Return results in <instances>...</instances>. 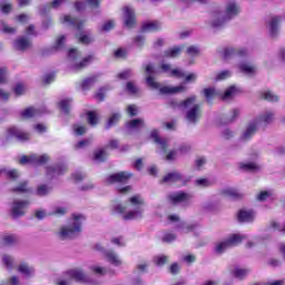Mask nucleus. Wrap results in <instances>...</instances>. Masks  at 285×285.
I'll list each match as a JSON object with an SVG mask.
<instances>
[{
    "instance_id": "8",
    "label": "nucleus",
    "mask_w": 285,
    "mask_h": 285,
    "mask_svg": "<svg viewBox=\"0 0 285 285\" xmlns=\"http://www.w3.org/2000/svg\"><path fill=\"white\" fill-rule=\"evenodd\" d=\"M95 250L104 253L105 259L109 264H111V266H121V264H124V262L121 261L119 255H117V253H115L114 250H104V246H101V244H96Z\"/></svg>"
},
{
    "instance_id": "47",
    "label": "nucleus",
    "mask_w": 285,
    "mask_h": 285,
    "mask_svg": "<svg viewBox=\"0 0 285 285\" xmlns=\"http://www.w3.org/2000/svg\"><path fill=\"white\" fill-rule=\"evenodd\" d=\"M269 228L272 230H278V233H284L285 235V223L282 225L278 220H272L269 223Z\"/></svg>"
},
{
    "instance_id": "29",
    "label": "nucleus",
    "mask_w": 285,
    "mask_h": 285,
    "mask_svg": "<svg viewBox=\"0 0 285 285\" xmlns=\"http://www.w3.org/2000/svg\"><path fill=\"white\" fill-rule=\"evenodd\" d=\"M89 269L94 273V275H108V268L106 266H102L101 264L90 265Z\"/></svg>"
},
{
    "instance_id": "31",
    "label": "nucleus",
    "mask_w": 285,
    "mask_h": 285,
    "mask_svg": "<svg viewBox=\"0 0 285 285\" xmlns=\"http://www.w3.org/2000/svg\"><path fill=\"white\" fill-rule=\"evenodd\" d=\"M275 197V191L273 189L262 190L257 194V202H266V199H273Z\"/></svg>"
},
{
    "instance_id": "63",
    "label": "nucleus",
    "mask_w": 285,
    "mask_h": 285,
    "mask_svg": "<svg viewBox=\"0 0 285 285\" xmlns=\"http://www.w3.org/2000/svg\"><path fill=\"white\" fill-rule=\"evenodd\" d=\"M166 262H168V256L158 255L154 257V263L156 264V266H164Z\"/></svg>"
},
{
    "instance_id": "46",
    "label": "nucleus",
    "mask_w": 285,
    "mask_h": 285,
    "mask_svg": "<svg viewBox=\"0 0 285 285\" xmlns=\"http://www.w3.org/2000/svg\"><path fill=\"white\" fill-rule=\"evenodd\" d=\"M261 99H265V101H279V97L271 91L261 92Z\"/></svg>"
},
{
    "instance_id": "22",
    "label": "nucleus",
    "mask_w": 285,
    "mask_h": 285,
    "mask_svg": "<svg viewBox=\"0 0 285 285\" xmlns=\"http://www.w3.org/2000/svg\"><path fill=\"white\" fill-rule=\"evenodd\" d=\"M99 80V75H94L91 77L85 78L81 83H80V88L82 90H90V88H92V86H95V83Z\"/></svg>"
},
{
    "instance_id": "40",
    "label": "nucleus",
    "mask_w": 285,
    "mask_h": 285,
    "mask_svg": "<svg viewBox=\"0 0 285 285\" xmlns=\"http://www.w3.org/2000/svg\"><path fill=\"white\" fill-rule=\"evenodd\" d=\"M70 104H72V99H63L58 102V108L65 112V115H70Z\"/></svg>"
},
{
    "instance_id": "44",
    "label": "nucleus",
    "mask_w": 285,
    "mask_h": 285,
    "mask_svg": "<svg viewBox=\"0 0 285 285\" xmlns=\"http://www.w3.org/2000/svg\"><path fill=\"white\" fill-rule=\"evenodd\" d=\"M236 94H237V87L230 86V87H228V88L225 90L224 95L220 96V99H222L223 101H226V99L233 98V96L236 95Z\"/></svg>"
},
{
    "instance_id": "23",
    "label": "nucleus",
    "mask_w": 285,
    "mask_h": 285,
    "mask_svg": "<svg viewBox=\"0 0 285 285\" xmlns=\"http://www.w3.org/2000/svg\"><path fill=\"white\" fill-rule=\"evenodd\" d=\"M18 273L24 277H32V275H35V267L30 266L28 263H21L18 266Z\"/></svg>"
},
{
    "instance_id": "59",
    "label": "nucleus",
    "mask_w": 285,
    "mask_h": 285,
    "mask_svg": "<svg viewBox=\"0 0 285 285\" xmlns=\"http://www.w3.org/2000/svg\"><path fill=\"white\" fill-rule=\"evenodd\" d=\"M146 82L149 88H153V90H159V82L155 81V78L153 76H148L146 78Z\"/></svg>"
},
{
    "instance_id": "27",
    "label": "nucleus",
    "mask_w": 285,
    "mask_h": 285,
    "mask_svg": "<svg viewBox=\"0 0 285 285\" xmlns=\"http://www.w3.org/2000/svg\"><path fill=\"white\" fill-rule=\"evenodd\" d=\"M238 168L244 173H255L259 170L258 165L255 163H238Z\"/></svg>"
},
{
    "instance_id": "15",
    "label": "nucleus",
    "mask_w": 285,
    "mask_h": 285,
    "mask_svg": "<svg viewBox=\"0 0 285 285\" xmlns=\"http://www.w3.org/2000/svg\"><path fill=\"white\" fill-rule=\"evenodd\" d=\"M62 23H68L76 28L78 32H81L83 30V24L86 23V20H79L77 17H71L70 14H66L62 19Z\"/></svg>"
},
{
    "instance_id": "39",
    "label": "nucleus",
    "mask_w": 285,
    "mask_h": 285,
    "mask_svg": "<svg viewBox=\"0 0 285 285\" xmlns=\"http://www.w3.org/2000/svg\"><path fill=\"white\" fill-rule=\"evenodd\" d=\"M179 55H181V48L173 47L165 51L164 57H166L167 59H175L176 57H179Z\"/></svg>"
},
{
    "instance_id": "43",
    "label": "nucleus",
    "mask_w": 285,
    "mask_h": 285,
    "mask_svg": "<svg viewBox=\"0 0 285 285\" xmlns=\"http://www.w3.org/2000/svg\"><path fill=\"white\" fill-rule=\"evenodd\" d=\"M0 177H10V179H17L19 171L17 169H0Z\"/></svg>"
},
{
    "instance_id": "25",
    "label": "nucleus",
    "mask_w": 285,
    "mask_h": 285,
    "mask_svg": "<svg viewBox=\"0 0 285 285\" xmlns=\"http://www.w3.org/2000/svg\"><path fill=\"white\" fill-rule=\"evenodd\" d=\"M238 220L246 222V223L254 222L255 220V212L242 209L238 213Z\"/></svg>"
},
{
    "instance_id": "12",
    "label": "nucleus",
    "mask_w": 285,
    "mask_h": 285,
    "mask_svg": "<svg viewBox=\"0 0 285 285\" xmlns=\"http://www.w3.org/2000/svg\"><path fill=\"white\" fill-rule=\"evenodd\" d=\"M118 148H119V145L111 144L106 149H98L94 153V160H96L98 164L101 161H106V159H108V151L117 150Z\"/></svg>"
},
{
    "instance_id": "38",
    "label": "nucleus",
    "mask_w": 285,
    "mask_h": 285,
    "mask_svg": "<svg viewBox=\"0 0 285 285\" xmlns=\"http://www.w3.org/2000/svg\"><path fill=\"white\" fill-rule=\"evenodd\" d=\"M38 114V109H35V107H28L23 111H21V117L23 119H32V117H37Z\"/></svg>"
},
{
    "instance_id": "11",
    "label": "nucleus",
    "mask_w": 285,
    "mask_h": 285,
    "mask_svg": "<svg viewBox=\"0 0 285 285\" xmlns=\"http://www.w3.org/2000/svg\"><path fill=\"white\" fill-rule=\"evenodd\" d=\"M193 196L186 191H177L169 195L171 204H188Z\"/></svg>"
},
{
    "instance_id": "33",
    "label": "nucleus",
    "mask_w": 285,
    "mask_h": 285,
    "mask_svg": "<svg viewBox=\"0 0 285 285\" xmlns=\"http://www.w3.org/2000/svg\"><path fill=\"white\" fill-rule=\"evenodd\" d=\"M266 240V237L263 235L254 236L250 240L247 242L246 247L247 248H255V246H259V244H264Z\"/></svg>"
},
{
    "instance_id": "17",
    "label": "nucleus",
    "mask_w": 285,
    "mask_h": 285,
    "mask_svg": "<svg viewBox=\"0 0 285 285\" xmlns=\"http://www.w3.org/2000/svg\"><path fill=\"white\" fill-rule=\"evenodd\" d=\"M248 55L246 49H235V48H226L224 50V58L225 59H234L235 57L243 58Z\"/></svg>"
},
{
    "instance_id": "62",
    "label": "nucleus",
    "mask_w": 285,
    "mask_h": 285,
    "mask_svg": "<svg viewBox=\"0 0 285 285\" xmlns=\"http://www.w3.org/2000/svg\"><path fill=\"white\" fill-rule=\"evenodd\" d=\"M126 90L127 92H129V95H137V92L139 91V89H137V86H135V82L132 81H128L126 83Z\"/></svg>"
},
{
    "instance_id": "13",
    "label": "nucleus",
    "mask_w": 285,
    "mask_h": 285,
    "mask_svg": "<svg viewBox=\"0 0 285 285\" xmlns=\"http://www.w3.org/2000/svg\"><path fill=\"white\" fill-rule=\"evenodd\" d=\"M8 137H14L20 141H28L30 139V134L17 128L16 126L9 127L7 129Z\"/></svg>"
},
{
    "instance_id": "3",
    "label": "nucleus",
    "mask_w": 285,
    "mask_h": 285,
    "mask_svg": "<svg viewBox=\"0 0 285 285\" xmlns=\"http://www.w3.org/2000/svg\"><path fill=\"white\" fill-rule=\"evenodd\" d=\"M275 119V114L272 111H267L265 114H262L258 116L257 120H254L250 122L246 130L240 136V141H250L255 134L257 132V127L259 124H265V126H268V124H273V120Z\"/></svg>"
},
{
    "instance_id": "45",
    "label": "nucleus",
    "mask_w": 285,
    "mask_h": 285,
    "mask_svg": "<svg viewBox=\"0 0 285 285\" xmlns=\"http://www.w3.org/2000/svg\"><path fill=\"white\" fill-rule=\"evenodd\" d=\"M226 12L228 17H237L239 14V7L235 2H230L226 8Z\"/></svg>"
},
{
    "instance_id": "6",
    "label": "nucleus",
    "mask_w": 285,
    "mask_h": 285,
    "mask_svg": "<svg viewBox=\"0 0 285 285\" xmlns=\"http://www.w3.org/2000/svg\"><path fill=\"white\" fill-rule=\"evenodd\" d=\"M50 157H48V155L43 154V155H37V154H32L29 156H22L20 158V164L22 166H26V164H30L31 166H43V164H47V161H49Z\"/></svg>"
},
{
    "instance_id": "2",
    "label": "nucleus",
    "mask_w": 285,
    "mask_h": 285,
    "mask_svg": "<svg viewBox=\"0 0 285 285\" xmlns=\"http://www.w3.org/2000/svg\"><path fill=\"white\" fill-rule=\"evenodd\" d=\"M83 222H86V217H83V215L73 214L69 224L62 226L57 233V236L59 239H72V237H76V235L81 233Z\"/></svg>"
},
{
    "instance_id": "50",
    "label": "nucleus",
    "mask_w": 285,
    "mask_h": 285,
    "mask_svg": "<svg viewBox=\"0 0 285 285\" xmlns=\"http://www.w3.org/2000/svg\"><path fill=\"white\" fill-rule=\"evenodd\" d=\"M66 170L65 167L58 166V167H48L47 175H51L52 177H56V175H61Z\"/></svg>"
},
{
    "instance_id": "53",
    "label": "nucleus",
    "mask_w": 285,
    "mask_h": 285,
    "mask_svg": "<svg viewBox=\"0 0 285 285\" xmlns=\"http://www.w3.org/2000/svg\"><path fill=\"white\" fill-rule=\"evenodd\" d=\"M16 193H31L32 189L30 187H28V183L27 181H22L19 184L18 187H16L13 189Z\"/></svg>"
},
{
    "instance_id": "49",
    "label": "nucleus",
    "mask_w": 285,
    "mask_h": 285,
    "mask_svg": "<svg viewBox=\"0 0 285 285\" xmlns=\"http://www.w3.org/2000/svg\"><path fill=\"white\" fill-rule=\"evenodd\" d=\"M2 244L4 246H12V244H17V237L12 234H6L2 237Z\"/></svg>"
},
{
    "instance_id": "9",
    "label": "nucleus",
    "mask_w": 285,
    "mask_h": 285,
    "mask_svg": "<svg viewBox=\"0 0 285 285\" xmlns=\"http://www.w3.org/2000/svg\"><path fill=\"white\" fill-rule=\"evenodd\" d=\"M132 177L130 171H120L116 174H110L106 178V184H126L128 179Z\"/></svg>"
},
{
    "instance_id": "34",
    "label": "nucleus",
    "mask_w": 285,
    "mask_h": 285,
    "mask_svg": "<svg viewBox=\"0 0 285 285\" xmlns=\"http://www.w3.org/2000/svg\"><path fill=\"white\" fill-rule=\"evenodd\" d=\"M72 132L76 137H83L88 132V127L86 125L73 124Z\"/></svg>"
},
{
    "instance_id": "64",
    "label": "nucleus",
    "mask_w": 285,
    "mask_h": 285,
    "mask_svg": "<svg viewBox=\"0 0 285 285\" xmlns=\"http://www.w3.org/2000/svg\"><path fill=\"white\" fill-rule=\"evenodd\" d=\"M180 233L186 234V233H190L193 230H195V225L191 224H183L179 227Z\"/></svg>"
},
{
    "instance_id": "35",
    "label": "nucleus",
    "mask_w": 285,
    "mask_h": 285,
    "mask_svg": "<svg viewBox=\"0 0 285 285\" xmlns=\"http://www.w3.org/2000/svg\"><path fill=\"white\" fill-rule=\"evenodd\" d=\"M250 273V271L242 267H234L232 269V275L236 277V279H244Z\"/></svg>"
},
{
    "instance_id": "60",
    "label": "nucleus",
    "mask_w": 285,
    "mask_h": 285,
    "mask_svg": "<svg viewBox=\"0 0 285 285\" xmlns=\"http://www.w3.org/2000/svg\"><path fill=\"white\" fill-rule=\"evenodd\" d=\"M66 213H68V208H66L63 206H56L53 208V210L51 213H49V215L61 216V215H66Z\"/></svg>"
},
{
    "instance_id": "51",
    "label": "nucleus",
    "mask_w": 285,
    "mask_h": 285,
    "mask_svg": "<svg viewBox=\"0 0 285 285\" xmlns=\"http://www.w3.org/2000/svg\"><path fill=\"white\" fill-rule=\"evenodd\" d=\"M115 59H128V50L124 48H118L116 51H114Z\"/></svg>"
},
{
    "instance_id": "14",
    "label": "nucleus",
    "mask_w": 285,
    "mask_h": 285,
    "mask_svg": "<svg viewBox=\"0 0 285 285\" xmlns=\"http://www.w3.org/2000/svg\"><path fill=\"white\" fill-rule=\"evenodd\" d=\"M186 119L190 121V124H197L199 119H202V106L194 105L186 114Z\"/></svg>"
},
{
    "instance_id": "52",
    "label": "nucleus",
    "mask_w": 285,
    "mask_h": 285,
    "mask_svg": "<svg viewBox=\"0 0 285 285\" xmlns=\"http://www.w3.org/2000/svg\"><path fill=\"white\" fill-rule=\"evenodd\" d=\"M204 166H206V159L204 157L196 158L194 163V170H204Z\"/></svg>"
},
{
    "instance_id": "41",
    "label": "nucleus",
    "mask_w": 285,
    "mask_h": 285,
    "mask_svg": "<svg viewBox=\"0 0 285 285\" xmlns=\"http://www.w3.org/2000/svg\"><path fill=\"white\" fill-rule=\"evenodd\" d=\"M239 71L243 72V75H255V66H250L246 62H243L238 66Z\"/></svg>"
},
{
    "instance_id": "4",
    "label": "nucleus",
    "mask_w": 285,
    "mask_h": 285,
    "mask_svg": "<svg viewBox=\"0 0 285 285\" xmlns=\"http://www.w3.org/2000/svg\"><path fill=\"white\" fill-rule=\"evenodd\" d=\"M72 281L90 285V278H88V275L81 268L69 269L63 278H59L56 282V285H72Z\"/></svg>"
},
{
    "instance_id": "24",
    "label": "nucleus",
    "mask_w": 285,
    "mask_h": 285,
    "mask_svg": "<svg viewBox=\"0 0 285 285\" xmlns=\"http://www.w3.org/2000/svg\"><path fill=\"white\" fill-rule=\"evenodd\" d=\"M14 46L20 52H26L30 46H32V42L28 40V38L20 37L14 41Z\"/></svg>"
},
{
    "instance_id": "42",
    "label": "nucleus",
    "mask_w": 285,
    "mask_h": 285,
    "mask_svg": "<svg viewBox=\"0 0 285 285\" xmlns=\"http://www.w3.org/2000/svg\"><path fill=\"white\" fill-rule=\"evenodd\" d=\"M194 184L197 188H210L213 186V181L208 178H197Z\"/></svg>"
},
{
    "instance_id": "21",
    "label": "nucleus",
    "mask_w": 285,
    "mask_h": 285,
    "mask_svg": "<svg viewBox=\"0 0 285 285\" xmlns=\"http://www.w3.org/2000/svg\"><path fill=\"white\" fill-rule=\"evenodd\" d=\"M161 24L159 21L145 22L141 27V32H159Z\"/></svg>"
},
{
    "instance_id": "55",
    "label": "nucleus",
    "mask_w": 285,
    "mask_h": 285,
    "mask_svg": "<svg viewBox=\"0 0 285 285\" xmlns=\"http://www.w3.org/2000/svg\"><path fill=\"white\" fill-rule=\"evenodd\" d=\"M80 56H81V53L79 52V50L77 48L69 49L68 53H67L68 59H72V61H77Z\"/></svg>"
},
{
    "instance_id": "54",
    "label": "nucleus",
    "mask_w": 285,
    "mask_h": 285,
    "mask_svg": "<svg viewBox=\"0 0 285 285\" xmlns=\"http://www.w3.org/2000/svg\"><path fill=\"white\" fill-rule=\"evenodd\" d=\"M223 195H226V197H232V199H237V197H239V193L235 188L224 189Z\"/></svg>"
},
{
    "instance_id": "19",
    "label": "nucleus",
    "mask_w": 285,
    "mask_h": 285,
    "mask_svg": "<svg viewBox=\"0 0 285 285\" xmlns=\"http://www.w3.org/2000/svg\"><path fill=\"white\" fill-rule=\"evenodd\" d=\"M282 22V17L274 16L269 21V32L272 37H277V32H279V23Z\"/></svg>"
},
{
    "instance_id": "57",
    "label": "nucleus",
    "mask_w": 285,
    "mask_h": 285,
    "mask_svg": "<svg viewBox=\"0 0 285 285\" xmlns=\"http://www.w3.org/2000/svg\"><path fill=\"white\" fill-rule=\"evenodd\" d=\"M3 83H8V68L7 67L0 68V86H3Z\"/></svg>"
},
{
    "instance_id": "16",
    "label": "nucleus",
    "mask_w": 285,
    "mask_h": 285,
    "mask_svg": "<svg viewBox=\"0 0 285 285\" xmlns=\"http://www.w3.org/2000/svg\"><path fill=\"white\" fill-rule=\"evenodd\" d=\"M125 26L126 28H135V24L137 23V18L135 16V10H132L130 7H125Z\"/></svg>"
},
{
    "instance_id": "36",
    "label": "nucleus",
    "mask_w": 285,
    "mask_h": 285,
    "mask_svg": "<svg viewBox=\"0 0 285 285\" xmlns=\"http://www.w3.org/2000/svg\"><path fill=\"white\" fill-rule=\"evenodd\" d=\"M2 264L8 271H12L14 268V258L8 254H3L2 257Z\"/></svg>"
},
{
    "instance_id": "32",
    "label": "nucleus",
    "mask_w": 285,
    "mask_h": 285,
    "mask_svg": "<svg viewBox=\"0 0 285 285\" xmlns=\"http://www.w3.org/2000/svg\"><path fill=\"white\" fill-rule=\"evenodd\" d=\"M87 116V122L89 124V126H98L99 125V115H97V111H87L86 114Z\"/></svg>"
},
{
    "instance_id": "30",
    "label": "nucleus",
    "mask_w": 285,
    "mask_h": 285,
    "mask_svg": "<svg viewBox=\"0 0 285 285\" xmlns=\"http://www.w3.org/2000/svg\"><path fill=\"white\" fill-rule=\"evenodd\" d=\"M120 120H121V114L119 112L111 114L106 124L107 130L112 128V126H117V124H119Z\"/></svg>"
},
{
    "instance_id": "20",
    "label": "nucleus",
    "mask_w": 285,
    "mask_h": 285,
    "mask_svg": "<svg viewBox=\"0 0 285 285\" xmlns=\"http://www.w3.org/2000/svg\"><path fill=\"white\" fill-rule=\"evenodd\" d=\"M186 87L184 86H176V87H168L164 86L159 88L161 95H177V92H185Z\"/></svg>"
},
{
    "instance_id": "28",
    "label": "nucleus",
    "mask_w": 285,
    "mask_h": 285,
    "mask_svg": "<svg viewBox=\"0 0 285 285\" xmlns=\"http://www.w3.org/2000/svg\"><path fill=\"white\" fill-rule=\"evenodd\" d=\"M203 95L207 100V104H213V99L217 96V89H215V87L205 88L203 89Z\"/></svg>"
},
{
    "instance_id": "5",
    "label": "nucleus",
    "mask_w": 285,
    "mask_h": 285,
    "mask_svg": "<svg viewBox=\"0 0 285 285\" xmlns=\"http://www.w3.org/2000/svg\"><path fill=\"white\" fill-rule=\"evenodd\" d=\"M248 239L246 234H232L227 239L219 242L215 246V253L219 255L227 250V248H233V246H239L242 242Z\"/></svg>"
},
{
    "instance_id": "10",
    "label": "nucleus",
    "mask_w": 285,
    "mask_h": 285,
    "mask_svg": "<svg viewBox=\"0 0 285 285\" xmlns=\"http://www.w3.org/2000/svg\"><path fill=\"white\" fill-rule=\"evenodd\" d=\"M28 206H30V202L28 200H16L13 202L11 213L13 217H21L26 215V210H28Z\"/></svg>"
},
{
    "instance_id": "61",
    "label": "nucleus",
    "mask_w": 285,
    "mask_h": 285,
    "mask_svg": "<svg viewBox=\"0 0 285 285\" xmlns=\"http://www.w3.org/2000/svg\"><path fill=\"white\" fill-rule=\"evenodd\" d=\"M13 92L16 95V97H21V95H23L26 92V86H23V83L18 82L16 85V87L13 88Z\"/></svg>"
},
{
    "instance_id": "48",
    "label": "nucleus",
    "mask_w": 285,
    "mask_h": 285,
    "mask_svg": "<svg viewBox=\"0 0 285 285\" xmlns=\"http://www.w3.org/2000/svg\"><path fill=\"white\" fill-rule=\"evenodd\" d=\"M110 90L109 87H100L98 91L95 94V99L98 101H104L106 99V92Z\"/></svg>"
},
{
    "instance_id": "7",
    "label": "nucleus",
    "mask_w": 285,
    "mask_h": 285,
    "mask_svg": "<svg viewBox=\"0 0 285 285\" xmlns=\"http://www.w3.org/2000/svg\"><path fill=\"white\" fill-rule=\"evenodd\" d=\"M160 149L163 150V153H166L167 161H174V159H177V155H186V153H190V146L188 145L180 146L179 150L177 149L168 150V145L163 144L160 145Z\"/></svg>"
},
{
    "instance_id": "56",
    "label": "nucleus",
    "mask_w": 285,
    "mask_h": 285,
    "mask_svg": "<svg viewBox=\"0 0 285 285\" xmlns=\"http://www.w3.org/2000/svg\"><path fill=\"white\" fill-rule=\"evenodd\" d=\"M49 193L50 187H48V185H40L36 190V195H39V197H45V195H48Z\"/></svg>"
},
{
    "instance_id": "1",
    "label": "nucleus",
    "mask_w": 285,
    "mask_h": 285,
    "mask_svg": "<svg viewBox=\"0 0 285 285\" xmlns=\"http://www.w3.org/2000/svg\"><path fill=\"white\" fill-rule=\"evenodd\" d=\"M146 200L141 195H134L129 198V204H115L114 210L122 216V219L130 222L132 219H141L144 217V206Z\"/></svg>"
},
{
    "instance_id": "58",
    "label": "nucleus",
    "mask_w": 285,
    "mask_h": 285,
    "mask_svg": "<svg viewBox=\"0 0 285 285\" xmlns=\"http://www.w3.org/2000/svg\"><path fill=\"white\" fill-rule=\"evenodd\" d=\"M78 41H79V43H82V46H90V43H92V41H95V39H92L88 35H81V36H79Z\"/></svg>"
},
{
    "instance_id": "18",
    "label": "nucleus",
    "mask_w": 285,
    "mask_h": 285,
    "mask_svg": "<svg viewBox=\"0 0 285 285\" xmlns=\"http://www.w3.org/2000/svg\"><path fill=\"white\" fill-rule=\"evenodd\" d=\"M92 61H95V55H89L82 58L78 63L73 65L72 69L76 72H79V70H83L85 68H88Z\"/></svg>"
},
{
    "instance_id": "26",
    "label": "nucleus",
    "mask_w": 285,
    "mask_h": 285,
    "mask_svg": "<svg viewBox=\"0 0 285 285\" xmlns=\"http://www.w3.org/2000/svg\"><path fill=\"white\" fill-rule=\"evenodd\" d=\"M144 119L141 118H135L126 122L128 130H139V128H144Z\"/></svg>"
},
{
    "instance_id": "37",
    "label": "nucleus",
    "mask_w": 285,
    "mask_h": 285,
    "mask_svg": "<svg viewBox=\"0 0 285 285\" xmlns=\"http://www.w3.org/2000/svg\"><path fill=\"white\" fill-rule=\"evenodd\" d=\"M184 179V176L179 171L169 173L164 177V181L170 183V181H181Z\"/></svg>"
}]
</instances>
